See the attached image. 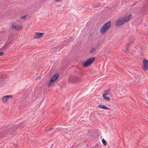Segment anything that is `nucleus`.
<instances>
[{"mask_svg": "<svg viewBox=\"0 0 148 148\" xmlns=\"http://www.w3.org/2000/svg\"><path fill=\"white\" fill-rule=\"evenodd\" d=\"M53 82L52 80L51 81V79L49 81L48 85V87H50L51 86V85L52 84Z\"/></svg>", "mask_w": 148, "mask_h": 148, "instance_id": "obj_15", "label": "nucleus"}, {"mask_svg": "<svg viewBox=\"0 0 148 148\" xmlns=\"http://www.w3.org/2000/svg\"><path fill=\"white\" fill-rule=\"evenodd\" d=\"M103 98L105 99L106 101H110V99L109 97H106V96L103 97Z\"/></svg>", "mask_w": 148, "mask_h": 148, "instance_id": "obj_16", "label": "nucleus"}, {"mask_svg": "<svg viewBox=\"0 0 148 148\" xmlns=\"http://www.w3.org/2000/svg\"><path fill=\"white\" fill-rule=\"evenodd\" d=\"M97 49L96 48H95L92 47L91 48L90 50V53H92L94 52Z\"/></svg>", "mask_w": 148, "mask_h": 148, "instance_id": "obj_14", "label": "nucleus"}, {"mask_svg": "<svg viewBox=\"0 0 148 148\" xmlns=\"http://www.w3.org/2000/svg\"><path fill=\"white\" fill-rule=\"evenodd\" d=\"M59 77V74L58 73H56L51 78V81H53V82L56 80Z\"/></svg>", "mask_w": 148, "mask_h": 148, "instance_id": "obj_10", "label": "nucleus"}, {"mask_svg": "<svg viewBox=\"0 0 148 148\" xmlns=\"http://www.w3.org/2000/svg\"><path fill=\"white\" fill-rule=\"evenodd\" d=\"M124 23L122 18H121L119 19L116 21V25L117 26H119L123 25Z\"/></svg>", "mask_w": 148, "mask_h": 148, "instance_id": "obj_6", "label": "nucleus"}, {"mask_svg": "<svg viewBox=\"0 0 148 148\" xmlns=\"http://www.w3.org/2000/svg\"><path fill=\"white\" fill-rule=\"evenodd\" d=\"M110 91V89H109L106 90H105L103 94L102 95L103 97V96H105L108 95V93Z\"/></svg>", "mask_w": 148, "mask_h": 148, "instance_id": "obj_13", "label": "nucleus"}, {"mask_svg": "<svg viewBox=\"0 0 148 148\" xmlns=\"http://www.w3.org/2000/svg\"><path fill=\"white\" fill-rule=\"evenodd\" d=\"M4 54L3 52H0V56H2Z\"/></svg>", "mask_w": 148, "mask_h": 148, "instance_id": "obj_19", "label": "nucleus"}, {"mask_svg": "<svg viewBox=\"0 0 148 148\" xmlns=\"http://www.w3.org/2000/svg\"><path fill=\"white\" fill-rule=\"evenodd\" d=\"M143 68L145 70H148V60L146 59H144L143 61Z\"/></svg>", "mask_w": 148, "mask_h": 148, "instance_id": "obj_3", "label": "nucleus"}, {"mask_svg": "<svg viewBox=\"0 0 148 148\" xmlns=\"http://www.w3.org/2000/svg\"><path fill=\"white\" fill-rule=\"evenodd\" d=\"M44 34V33H39L36 32L34 35L35 36L33 38L34 39H39L42 37Z\"/></svg>", "mask_w": 148, "mask_h": 148, "instance_id": "obj_7", "label": "nucleus"}, {"mask_svg": "<svg viewBox=\"0 0 148 148\" xmlns=\"http://www.w3.org/2000/svg\"><path fill=\"white\" fill-rule=\"evenodd\" d=\"M111 25V22L110 21L105 23L100 30L101 34H104L110 27Z\"/></svg>", "mask_w": 148, "mask_h": 148, "instance_id": "obj_1", "label": "nucleus"}, {"mask_svg": "<svg viewBox=\"0 0 148 148\" xmlns=\"http://www.w3.org/2000/svg\"><path fill=\"white\" fill-rule=\"evenodd\" d=\"M60 0H55V1L56 2H58Z\"/></svg>", "mask_w": 148, "mask_h": 148, "instance_id": "obj_21", "label": "nucleus"}, {"mask_svg": "<svg viewBox=\"0 0 148 148\" xmlns=\"http://www.w3.org/2000/svg\"><path fill=\"white\" fill-rule=\"evenodd\" d=\"M130 44V43H127V44L126 45L125 47V49L126 50L125 51V53H126L128 52L129 50V46Z\"/></svg>", "mask_w": 148, "mask_h": 148, "instance_id": "obj_11", "label": "nucleus"}, {"mask_svg": "<svg viewBox=\"0 0 148 148\" xmlns=\"http://www.w3.org/2000/svg\"><path fill=\"white\" fill-rule=\"evenodd\" d=\"M132 16V15L131 14H130L125 17H123L122 18L123 20V21L124 23L127 22L130 19V18H131Z\"/></svg>", "mask_w": 148, "mask_h": 148, "instance_id": "obj_8", "label": "nucleus"}, {"mask_svg": "<svg viewBox=\"0 0 148 148\" xmlns=\"http://www.w3.org/2000/svg\"><path fill=\"white\" fill-rule=\"evenodd\" d=\"M140 49H141V50H142V51H143V48H142V47H140Z\"/></svg>", "mask_w": 148, "mask_h": 148, "instance_id": "obj_20", "label": "nucleus"}, {"mask_svg": "<svg viewBox=\"0 0 148 148\" xmlns=\"http://www.w3.org/2000/svg\"><path fill=\"white\" fill-rule=\"evenodd\" d=\"M12 27V28L16 30H20L23 27L22 25H17L16 23H13Z\"/></svg>", "mask_w": 148, "mask_h": 148, "instance_id": "obj_4", "label": "nucleus"}, {"mask_svg": "<svg viewBox=\"0 0 148 148\" xmlns=\"http://www.w3.org/2000/svg\"><path fill=\"white\" fill-rule=\"evenodd\" d=\"M98 107L99 108H100L106 110H109L110 109L109 108L107 107L105 105H100L98 106Z\"/></svg>", "mask_w": 148, "mask_h": 148, "instance_id": "obj_12", "label": "nucleus"}, {"mask_svg": "<svg viewBox=\"0 0 148 148\" xmlns=\"http://www.w3.org/2000/svg\"><path fill=\"white\" fill-rule=\"evenodd\" d=\"M102 142L104 145L106 146L107 145V143L106 140L104 139H102Z\"/></svg>", "mask_w": 148, "mask_h": 148, "instance_id": "obj_17", "label": "nucleus"}, {"mask_svg": "<svg viewBox=\"0 0 148 148\" xmlns=\"http://www.w3.org/2000/svg\"><path fill=\"white\" fill-rule=\"evenodd\" d=\"M26 17H27V15H25L24 16H22L21 17V18L23 19H24Z\"/></svg>", "mask_w": 148, "mask_h": 148, "instance_id": "obj_18", "label": "nucleus"}, {"mask_svg": "<svg viewBox=\"0 0 148 148\" xmlns=\"http://www.w3.org/2000/svg\"><path fill=\"white\" fill-rule=\"evenodd\" d=\"M95 59V57L91 58L87 60L83 64L84 67H86L90 65L92 63Z\"/></svg>", "mask_w": 148, "mask_h": 148, "instance_id": "obj_2", "label": "nucleus"}, {"mask_svg": "<svg viewBox=\"0 0 148 148\" xmlns=\"http://www.w3.org/2000/svg\"><path fill=\"white\" fill-rule=\"evenodd\" d=\"M12 97V96L11 95H5L1 98V99L3 102L6 103L8 99Z\"/></svg>", "mask_w": 148, "mask_h": 148, "instance_id": "obj_5", "label": "nucleus"}, {"mask_svg": "<svg viewBox=\"0 0 148 148\" xmlns=\"http://www.w3.org/2000/svg\"><path fill=\"white\" fill-rule=\"evenodd\" d=\"M55 48H53L52 49H54Z\"/></svg>", "mask_w": 148, "mask_h": 148, "instance_id": "obj_22", "label": "nucleus"}, {"mask_svg": "<svg viewBox=\"0 0 148 148\" xmlns=\"http://www.w3.org/2000/svg\"><path fill=\"white\" fill-rule=\"evenodd\" d=\"M13 38L10 37L8 38V40L7 42L5 44V47H8L10 46V44L11 43L12 41L13 40Z\"/></svg>", "mask_w": 148, "mask_h": 148, "instance_id": "obj_9", "label": "nucleus"}]
</instances>
